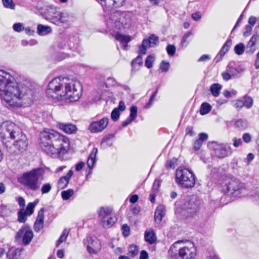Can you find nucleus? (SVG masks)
Returning a JSON list of instances; mask_svg holds the SVG:
<instances>
[{"mask_svg":"<svg viewBox=\"0 0 259 259\" xmlns=\"http://www.w3.org/2000/svg\"><path fill=\"white\" fill-rule=\"evenodd\" d=\"M176 181L182 187L191 188L195 184L194 174L186 168L179 167L176 170Z\"/></svg>","mask_w":259,"mask_h":259,"instance_id":"0eeeda50","label":"nucleus"},{"mask_svg":"<svg viewBox=\"0 0 259 259\" xmlns=\"http://www.w3.org/2000/svg\"><path fill=\"white\" fill-rule=\"evenodd\" d=\"M208 147L213 151L215 156L219 158H225L232 153V149L228 144L212 141L208 143Z\"/></svg>","mask_w":259,"mask_h":259,"instance_id":"9d476101","label":"nucleus"},{"mask_svg":"<svg viewBox=\"0 0 259 259\" xmlns=\"http://www.w3.org/2000/svg\"><path fill=\"white\" fill-rule=\"evenodd\" d=\"M37 44V41L35 40H30L29 41H27L26 40H22L21 41V45L23 46H27L28 45L33 46Z\"/></svg>","mask_w":259,"mask_h":259,"instance_id":"6e6d98bb","label":"nucleus"},{"mask_svg":"<svg viewBox=\"0 0 259 259\" xmlns=\"http://www.w3.org/2000/svg\"><path fill=\"white\" fill-rule=\"evenodd\" d=\"M16 141L14 143L12 147H10L9 152L14 155H17L26 150L28 146L27 139L22 131L18 136L15 139Z\"/></svg>","mask_w":259,"mask_h":259,"instance_id":"f8f14e48","label":"nucleus"},{"mask_svg":"<svg viewBox=\"0 0 259 259\" xmlns=\"http://www.w3.org/2000/svg\"><path fill=\"white\" fill-rule=\"evenodd\" d=\"M234 126L238 130H244L248 127V121L245 119H237L234 123Z\"/></svg>","mask_w":259,"mask_h":259,"instance_id":"bb28decb","label":"nucleus"},{"mask_svg":"<svg viewBox=\"0 0 259 259\" xmlns=\"http://www.w3.org/2000/svg\"><path fill=\"white\" fill-rule=\"evenodd\" d=\"M81 93L82 88L79 81L62 77L55 78L51 81L46 90L49 98L58 100L65 98L70 102L78 101Z\"/></svg>","mask_w":259,"mask_h":259,"instance_id":"f03ea898","label":"nucleus"},{"mask_svg":"<svg viewBox=\"0 0 259 259\" xmlns=\"http://www.w3.org/2000/svg\"><path fill=\"white\" fill-rule=\"evenodd\" d=\"M108 122V118L104 117L99 121L92 122L89 125V130L93 133H99L107 127Z\"/></svg>","mask_w":259,"mask_h":259,"instance_id":"2eb2a0df","label":"nucleus"},{"mask_svg":"<svg viewBox=\"0 0 259 259\" xmlns=\"http://www.w3.org/2000/svg\"><path fill=\"white\" fill-rule=\"evenodd\" d=\"M28 214L23 209H20L18 212V221L20 223H24L27 220Z\"/></svg>","mask_w":259,"mask_h":259,"instance_id":"c9c22d12","label":"nucleus"},{"mask_svg":"<svg viewBox=\"0 0 259 259\" xmlns=\"http://www.w3.org/2000/svg\"><path fill=\"white\" fill-rule=\"evenodd\" d=\"M125 1V0H106L105 3H102V6L108 8H119L123 5Z\"/></svg>","mask_w":259,"mask_h":259,"instance_id":"6ab92c4d","label":"nucleus"},{"mask_svg":"<svg viewBox=\"0 0 259 259\" xmlns=\"http://www.w3.org/2000/svg\"><path fill=\"white\" fill-rule=\"evenodd\" d=\"M244 50L245 46L242 43H239L234 47V51L235 53L238 55H242L244 53Z\"/></svg>","mask_w":259,"mask_h":259,"instance_id":"58836bf2","label":"nucleus"},{"mask_svg":"<svg viewBox=\"0 0 259 259\" xmlns=\"http://www.w3.org/2000/svg\"><path fill=\"white\" fill-rule=\"evenodd\" d=\"M120 116V111L114 108L111 113V118L114 121L118 120Z\"/></svg>","mask_w":259,"mask_h":259,"instance_id":"de8ad7c7","label":"nucleus"},{"mask_svg":"<svg viewBox=\"0 0 259 259\" xmlns=\"http://www.w3.org/2000/svg\"><path fill=\"white\" fill-rule=\"evenodd\" d=\"M57 15L58 16L57 19L58 22L56 24L59 25L61 23H66L67 22H69L70 21H71L73 19V16L69 14L67 12H59V13L57 14Z\"/></svg>","mask_w":259,"mask_h":259,"instance_id":"412c9836","label":"nucleus"},{"mask_svg":"<svg viewBox=\"0 0 259 259\" xmlns=\"http://www.w3.org/2000/svg\"><path fill=\"white\" fill-rule=\"evenodd\" d=\"M243 103L244 104V106L249 109L252 106L253 100L252 98L249 96H245L244 97Z\"/></svg>","mask_w":259,"mask_h":259,"instance_id":"a19ab883","label":"nucleus"},{"mask_svg":"<svg viewBox=\"0 0 259 259\" xmlns=\"http://www.w3.org/2000/svg\"><path fill=\"white\" fill-rule=\"evenodd\" d=\"M22 248H16L14 249H11L9 250L7 253V258L8 259H13L16 256L20 255Z\"/></svg>","mask_w":259,"mask_h":259,"instance_id":"c85d7f7f","label":"nucleus"},{"mask_svg":"<svg viewBox=\"0 0 259 259\" xmlns=\"http://www.w3.org/2000/svg\"><path fill=\"white\" fill-rule=\"evenodd\" d=\"M149 40L150 41L151 44L153 45L154 47L158 41V37L152 34L149 36Z\"/></svg>","mask_w":259,"mask_h":259,"instance_id":"680f3d73","label":"nucleus"},{"mask_svg":"<svg viewBox=\"0 0 259 259\" xmlns=\"http://www.w3.org/2000/svg\"><path fill=\"white\" fill-rule=\"evenodd\" d=\"M98 152V149L96 148H94L93 149L89 157L88 158L91 159H93L96 161V155Z\"/></svg>","mask_w":259,"mask_h":259,"instance_id":"69168bd1","label":"nucleus"},{"mask_svg":"<svg viewBox=\"0 0 259 259\" xmlns=\"http://www.w3.org/2000/svg\"><path fill=\"white\" fill-rule=\"evenodd\" d=\"M73 174V171L72 170H70L66 176L61 177L58 181V188L63 189L67 187Z\"/></svg>","mask_w":259,"mask_h":259,"instance_id":"a211bd4d","label":"nucleus"},{"mask_svg":"<svg viewBox=\"0 0 259 259\" xmlns=\"http://www.w3.org/2000/svg\"><path fill=\"white\" fill-rule=\"evenodd\" d=\"M191 17L194 20L198 21L201 19L202 17V15L200 12H197L193 13L191 15Z\"/></svg>","mask_w":259,"mask_h":259,"instance_id":"0e129e2a","label":"nucleus"},{"mask_svg":"<svg viewBox=\"0 0 259 259\" xmlns=\"http://www.w3.org/2000/svg\"><path fill=\"white\" fill-rule=\"evenodd\" d=\"M170 64L169 62L163 60L160 65V69L163 72H167L169 68Z\"/></svg>","mask_w":259,"mask_h":259,"instance_id":"49530a36","label":"nucleus"},{"mask_svg":"<svg viewBox=\"0 0 259 259\" xmlns=\"http://www.w3.org/2000/svg\"><path fill=\"white\" fill-rule=\"evenodd\" d=\"M115 37L116 40L119 41L122 44H125V45H123V49L124 50L126 49L127 47V44L131 41V37L127 35H122L120 33H117L115 35Z\"/></svg>","mask_w":259,"mask_h":259,"instance_id":"a878e982","label":"nucleus"},{"mask_svg":"<svg viewBox=\"0 0 259 259\" xmlns=\"http://www.w3.org/2000/svg\"><path fill=\"white\" fill-rule=\"evenodd\" d=\"M243 140L246 143H248L251 141V135L249 133H244L242 136Z\"/></svg>","mask_w":259,"mask_h":259,"instance_id":"774afa93","label":"nucleus"},{"mask_svg":"<svg viewBox=\"0 0 259 259\" xmlns=\"http://www.w3.org/2000/svg\"><path fill=\"white\" fill-rule=\"evenodd\" d=\"M232 45V40L228 39L223 45L219 53L221 56H224L225 54L229 51Z\"/></svg>","mask_w":259,"mask_h":259,"instance_id":"7c9ffc66","label":"nucleus"},{"mask_svg":"<svg viewBox=\"0 0 259 259\" xmlns=\"http://www.w3.org/2000/svg\"><path fill=\"white\" fill-rule=\"evenodd\" d=\"M21 130L15 123L6 121L0 126V137L6 141L15 140L21 133Z\"/></svg>","mask_w":259,"mask_h":259,"instance_id":"1a4fd4ad","label":"nucleus"},{"mask_svg":"<svg viewBox=\"0 0 259 259\" xmlns=\"http://www.w3.org/2000/svg\"><path fill=\"white\" fill-rule=\"evenodd\" d=\"M228 71L231 73L233 78H238L240 76V74L244 70L243 68L241 66H238L236 67H234L229 64L227 66Z\"/></svg>","mask_w":259,"mask_h":259,"instance_id":"aec40b11","label":"nucleus"},{"mask_svg":"<svg viewBox=\"0 0 259 259\" xmlns=\"http://www.w3.org/2000/svg\"><path fill=\"white\" fill-rule=\"evenodd\" d=\"M128 254L130 256L134 257L138 252V247L134 244L130 245L128 248Z\"/></svg>","mask_w":259,"mask_h":259,"instance_id":"f704fd0d","label":"nucleus"},{"mask_svg":"<svg viewBox=\"0 0 259 259\" xmlns=\"http://www.w3.org/2000/svg\"><path fill=\"white\" fill-rule=\"evenodd\" d=\"M89 241H91V245H88L87 246V250L90 253H97V247L95 246V244L98 243L97 241L94 240L92 238H90Z\"/></svg>","mask_w":259,"mask_h":259,"instance_id":"72a5a7b5","label":"nucleus"},{"mask_svg":"<svg viewBox=\"0 0 259 259\" xmlns=\"http://www.w3.org/2000/svg\"><path fill=\"white\" fill-rule=\"evenodd\" d=\"M123 235L125 237L128 236L130 234V228L127 224H124L122 226Z\"/></svg>","mask_w":259,"mask_h":259,"instance_id":"5fc2aeb1","label":"nucleus"},{"mask_svg":"<svg viewBox=\"0 0 259 259\" xmlns=\"http://www.w3.org/2000/svg\"><path fill=\"white\" fill-rule=\"evenodd\" d=\"M125 13L114 11L106 15L105 18L106 24L109 29H120L123 25H126L127 23L125 22Z\"/></svg>","mask_w":259,"mask_h":259,"instance_id":"6e6552de","label":"nucleus"},{"mask_svg":"<svg viewBox=\"0 0 259 259\" xmlns=\"http://www.w3.org/2000/svg\"><path fill=\"white\" fill-rule=\"evenodd\" d=\"M144 235L145 241L150 244L154 243L156 240V235L152 230H146Z\"/></svg>","mask_w":259,"mask_h":259,"instance_id":"393cba45","label":"nucleus"},{"mask_svg":"<svg viewBox=\"0 0 259 259\" xmlns=\"http://www.w3.org/2000/svg\"><path fill=\"white\" fill-rule=\"evenodd\" d=\"M177 161V159L176 158H173L171 160L168 161L166 163V167L167 168H174L175 167Z\"/></svg>","mask_w":259,"mask_h":259,"instance_id":"bf43d9fd","label":"nucleus"},{"mask_svg":"<svg viewBox=\"0 0 259 259\" xmlns=\"http://www.w3.org/2000/svg\"><path fill=\"white\" fill-rule=\"evenodd\" d=\"M39 139L42 150L54 157H57L59 154L66 152L69 145L66 137L51 129H46L40 132Z\"/></svg>","mask_w":259,"mask_h":259,"instance_id":"7ed1b4c3","label":"nucleus"},{"mask_svg":"<svg viewBox=\"0 0 259 259\" xmlns=\"http://www.w3.org/2000/svg\"><path fill=\"white\" fill-rule=\"evenodd\" d=\"M0 96L10 106L20 107L32 102V92L27 87L17 83L10 73L0 70Z\"/></svg>","mask_w":259,"mask_h":259,"instance_id":"f257e3e1","label":"nucleus"},{"mask_svg":"<svg viewBox=\"0 0 259 259\" xmlns=\"http://www.w3.org/2000/svg\"><path fill=\"white\" fill-rule=\"evenodd\" d=\"M164 207L163 205L158 206L154 213V220L157 224H159L164 215Z\"/></svg>","mask_w":259,"mask_h":259,"instance_id":"4be33fe9","label":"nucleus"},{"mask_svg":"<svg viewBox=\"0 0 259 259\" xmlns=\"http://www.w3.org/2000/svg\"><path fill=\"white\" fill-rule=\"evenodd\" d=\"M233 105L237 110H240L244 106L243 101L241 100H236Z\"/></svg>","mask_w":259,"mask_h":259,"instance_id":"13d9d810","label":"nucleus"},{"mask_svg":"<svg viewBox=\"0 0 259 259\" xmlns=\"http://www.w3.org/2000/svg\"><path fill=\"white\" fill-rule=\"evenodd\" d=\"M192 34V32H188L183 35L181 40V45L183 47H186L188 45V41L187 39L188 37L191 36Z\"/></svg>","mask_w":259,"mask_h":259,"instance_id":"c03bdc74","label":"nucleus"},{"mask_svg":"<svg viewBox=\"0 0 259 259\" xmlns=\"http://www.w3.org/2000/svg\"><path fill=\"white\" fill-rule=\"evenodd\" d=\"M74 194L73 190L69 189L66 191H63L61 192V196L63 200H68Z\"/></svg>","mask_w":259,"mask_h":259,"instance_id":"e433bc0d","label":"nucleus"},{"mask_svg":"<svg viewBox=\"0 0 259 259\" xmlns=\"http://www.w3.org/2000/svg\"><path fill=\"white\" fill-rule=\"evenodd\" d=\"M167 54L170 56H173L176 52V47L172 45H168L166 48Z\"/></svg>","mask_w":259,"mask_h":259,"instance_id":"603ef678","label":"nucleus"},{"mask_svg":"<svg viewBox=\"0 0 259 259\" xmlns=\"http://www.w3.org/2000/svg\"><path fill=\"white\" fill-rule=\"evenodd\" d=\"M13 28L14 31L20 32L23 30L24 29V27L23 26V23H16L14 24L13 25Z\"/></svg>","mask_w":259,"mask_h":259,"instance_id":"8fccbe9b","label":"nucleus"},{"mask_svg":"<svg viewBox=\"0 0 259 259\" xmlns=\"http://www.w3.org/2000/svg\"><path fill=\"white\" fill-rule=\"evenodd\" d=\"M137 107L136 106H132L130 108V114L129 117L133 120H135L137 116Z\"/></svg>","mask_w":259,"mask_h":259,"instance_id":"37998d69","label":"nucleus"},{"mask_svg":"<svg viewBox=\"0 0 259 259\" xmlns=\"http://www.w3.org/2000/svg\"><path fill=\"white\" fill-rule=\"evenodd\" d=\"M222 76L223 78L225 81H228L231 79L232 77L231 73L228 71L227 68H226V71L222 73Z\"/></svg>","mask_w":259,"mask_h":259,"instance_id":"864d4df0","label":"nucleus"},{"mask_svg":"<svg viewBox=\"0 0 259 259\" xmlns=\"http://www.w3.org/2000/svg\"><path fill=\"white\" fill-rule=\"evenodd\" d=\"M211 109V106L207 103H203L201 104L200 113L203 115L208 113Z\"/></svg>","mask_w":259,"mask_h":259,"instance_id":"2f4dec72","label":"nucleus"},{"mask_svg":"<svg viewBox=\"0 0 259 259\" xmlns=\"http://www.w3.org/2000/svg\"><path fill=\"white\" fill-rule=\"evenodd\" d=\"M143 61L142 57L139 55L135 59H134L132 62V66L133 67H134L136 64H138L139 66H141L143 64Z\"/></svg>","mask_w":259,"mask_h":259,"instance_id":"09e8293b","label":"nucleus"},{"mask_svg":"<svg viewBox=\"0 0 259 259\" xmlns=\"http://www.w3.org/2000/svg\"><path fill=\"white\" fill-rule=\"evenodd\" d=\"M222 88V85L218 83H215L211 85L210 91L214 97H218L220 94V91Z\"/></svg>","mask_w":259,"mask_h":259,"instance_id":"cd10ccee","label":"nucleus"},{"mask_svg":"<svg viewBox=\"0 0 259 259\" xmlns=\"http://www.w3.org/2000/svg\"><path fill=\"white\" fill-rule=\"evenodd\" d=\"M202 142L200 141V140H198V139L196 140L194 144L193 149L195 151H197L199 150L202 146Z\"/></svg>","mask_w":259,"mask_h":259,"instance_id":"338daca9","label":"nucleus"},{"mask_svg":"<svg viewBox=\"0 0 259 259\" xmlns=\"http://www.w3.org/2000/svg\"><path fill=\"white\" fill-rule=\"evenodd\" d=\"M245 31L243 33V35L245 37L248 36L252 32V28L249 25H246L245 27Z\"/></svg>","mask_w":259,"mask_h":259,"instance_id":"052dcab7","label":"nucleus"},{"mask_svg":"<svg viewBox=\"0 0 259 259\" xmlns=\"http://www.w3.org/2000/svg\"><path fill=\"white\" fill-rule=\"evenodd\" d=\"M112 212V209L108 207H102L98 210V216L104 227H110L117 221Z\"/></svg>","mask_w":259,"mask_h":259,"instance_id":"9b49d317","label":"nucleus"},{"mask_svg":"<svg viewBox=\"0 0 259 259\" xmlns=\"http://www.w3.org/2000/svg\"><path fill=\"white\" fill-rule=\"evenodd\" d=\"M44 227V223L35 221L34 224L35 231L38 232Z\"/></svg>","mask_w":259,"mask_h":259,"instance_id":"4d7b16f0","label":"nucleus"},{"mask_svg":"<svg viewBox=\"0 0 259 259\" xmlns=\"http://www.w3.org/2000/svg\"><path fill=\"white\" fill-rule=\"evenodd\" d=\"M68 235V231L66 229H65L61 236L59 237L58 240H57V244H56V247H58L59 245L62 243L63 242L65 241L66 239H67V237Z\"/></svg>","mask_w":259,"mask_h":259,"instance_id":"4c0bfd02","label":"nucleus"},{"mask_svg":"<svg viewBox=\"0 0 259 259\" xmlns=\"http://www.w3.org/2000/svg\"><path fill=\"white\" fill-rule=\"evenodd\" d=\"M52 31V28L49 26H45L42 24H38L37 27V33L39 35L44 36Z\"/></svg>","mask_w":259,"mask_h":259,"instance_id":"b1692460","label":"nucleus"},{"mask_svg":"<svg viewBox=\"0 0 259 259\" xmlns=\"http://www.w3.org/2000/svg\"><path fill=\"white\" fill-rule=\"evenodd\" d=\"M45 174L44 168L38 167L24 173L18 179L19 182L30 190L35 191L39 188L38 181Z\"/></svg>","mask_w":259,"mask_h":259,"instance_id":"423d86ee","label":"nucleus"},{"mask_svg":"<svg viewBox=\"0 0 259 259\" xmlns=\"http://www.w3.org/2000/svg\"><path fill=\"white\" fill-rule=\"evenodd\" d=\"M154 61V56L153 55H149L145 60V66L148 68H151L153 66V63Z\"/></svg>","mask_w":259,"mask_h":259,"instance_id":"79ce46f5","label":"nucleus"},{"mask_svg":"<svg viewBox=\"0 0 259 259\" xmlns=\"http://www.w3.org/2000/svg\"><path fill=\"white\" fill-rule=\"evenodd\" d=\"M56 126L67 134H75L77 130L75 125L70 123L58 122Z\"/></svg>","mask_w":259,"mask_h":259,"instance_id":"f3484780","label":"nucleus"},{"mask_svg":"<svg viewBox=\"0 0 259 259\" xmlns=\"http://www.w3.org/2000/svg\"><path fill=\"white\" fill-rule=\"evenodd\" d=\"M259 36L257 34H254L250 38V40L247 45V49L249 48V51L252 53L254 52V49H252V47H254L255 44L258 39Z\"/></svg>","mask_w":259,"mask_h":259,"instance_id":"c756f323","label":"nucleus"},{"mask_svg":"<svg viewBox=\"0 0 259 259\" xmlns=\"http://www.w3.org/2000/svg\"><path fill=\"white\" fill-rule=\"evenodd\" d=\"M160 185V181L157 180H155L152 186V191H153V192H157Z\"/></svg>","mask_w":259,"mask_h":259,"instance_id":"e2e57ef3","label":"nucleus"},{"mask_svg":"<svg viewBox=\"0 0 259 259\" xmlns=\"http://www.w3.org/2000/svg\"><path fill=\"white\" fill-rule=\"evenodd\" d=\"M220 185L223 192L234 197H240L246 188L244 183L234 177H224Z\"/></svg>","mask_w":259,"mask_h":259,"instance_id":"20e7f679","label":"nucleus"},{"mask_svg":"<svg viewBox=\"0 0 259 259\" xmlns=\"http://www.w3.org/2000/svg\"><path fill=\"white\" fill-rule=\"evenodd\" d=\"M114 135L113 134H109L104 137L101 143V147L103 149H106L107 148L110 147L113 144V138Z\"/></svg>","mask_w":259,"mask_h":259,"instance_id":"5701e85b","label":"nucleus"},{"mask_svg":"<svg viewBox=\"0 0 259 259\" xmlns=\"http://www.w3.org/2000/svg\"><path fill=\"white\" fill-rule=\"evenodd\" d=\"M2 2L5 8L11 10L15 9V4L13 0H2Z\"/></svg>","mask_w":259,"mask_h":259,"instance_id":"ea45409f","label":"nucleus"},{"mask_svg":"<svg viewBox=\"0 0 259 259\" xmlns=\"http://www.w3.org/2000/svg\"><path fill=\"white\" fill-rule=\"evenodd\" d=\"M38 202V200H36L34 202H30L27 204L25 212L28 214V215H30L33 213L34 208L35 205L37 204Z\"/></svg>","mask_w":259,"mask_h":259,"instance_id":"473e14b6","label":"nucleus"},{"mask_svg":"<svg viewBox=\"0 0 259 259\" xmlns=\"http://www.w3.org/2000/svg\"><path fill=\"white\" fill-rule=\"evenodd\" d=\"M182 241L174 243L169 250L168 253L171 259H195L196 255V249L192 243L190 246L179 247Z\"/></svg>","mask_w":259,"mask_h":259,"instance_id":"39448f33","label":"nucleus"},{"mask_svg":"<svg viewBox=\"0 0 259 259\" xmlns=\"http://www.w3.org/2000/svg\"><path fill=\"white\" fill-rule=\"evenodd\" d=\"M52 189V186L50 183H45L42 185L41 188V192L42 194L48 193Z\"/></svg>","mask_w":259,"mask_h":259,"instance_id":"a18cd8bd","label":"nucleus"},{"mask_svg":"<svg viewBox=\"0 0 259 259\" xmlns=\"http://www.w3.org/2000/svg\"><path fill=\"white\" fill-rule=\"evenodd\" d=\"M59 12L52 6L47 7L44 12H41V14L45 19L55 24L58 22L57 14Z\"/></svg>","mask_w":259,"mask_h":259,"instance_id":"dca6fc26","label":"nucleus"},{"mask_svg":"<svg viewBox=\"0 0 259 259\" xmlns=\"http://www.w3.org/2000/svg\"><path fill=\"white\" fill-rule=\"evenodd\" d=\"M201 205L200 200L196 195H191L187 198L184 203V209L190 213L198 211Z\"/></svg>","mask_w":259,"mask_h":259,"instance_id":"4468645a","label":"nucleus"},{"mask_svg":"<svg viewBox=\"0 0 259 259\" xmlns=\"http://www.w3.org/2000/svg\"><path fill=\"white\" fill-rule=\"evenodd\" d=\"M44 208L42 207L40 208V209L38 211L37 217L35 221L44 223Z\"/></svg>","mask_w":259,"mask_h":259,"instance_id":"3c124183","label":"nucleus"},{"mask_svg":"<svg viewBox=\"0 0 259 259\" xmlns=\"http://www.w3.org/2000/svg\"><path fill=\"white\" fill-rule=\"evenodd\" d=\"M33 237V233L31 230L29 229L28 225H24L17 232L16 235V239H19L22 237V243L26 245L30 243Z\"/></svg>","mask_w":259,"mask_h":259,"instance_id":"ddd939ff","label":"nucleus"}]
</instances>
